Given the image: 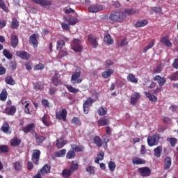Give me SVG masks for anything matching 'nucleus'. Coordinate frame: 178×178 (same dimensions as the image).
Instances as JSON below:
<instances>
[{"mask_svg":"<svg viewBox=\"0 0 178 178\" xmlns=\"http://www.w3.org/2000/svg\"><path fill=\"white\" fill-rule=\"evenodd\" d=\"M147 24H148L147 19H143V20H140V21H138L136 23L135 26L137 27V28L144 27V26H147Z\"/></svg>","mask_w":178,"mask_h":178,"instance_id":"nucleus-36","label":"nucleus"},{"mask_svg":"<svg viewBox=\"0 0 178 178\" xmlns=\"http://www.w3.org/2000/svg\"><path fill=\"white\" fill-rule=\"evenodd\" d=\"M41 156V151L40 149H34L31 155V161L34 165L40 163V156Z\"/></svg>","mask_w":178,"mask_h":178,"instance_id":"nucleus-5","label":"nucleus"},{"mask_svg":"<svg viewBox=\"0 0 178 178\" xmlns=\"http://www.w3.org/2000/svg\"><path fill=\"white\" fill-rule=\"evenodd\" d=\"M97 113L99 116H105L106 113H108V108L106 107L101 106L98 110H97Z\"/></svg>","mask_w":178,"mask_h":178,"instance_id":"nucleus-31","label":"nucleus"},{"mask_svg":"<svg viewBox=\"0 0 178 178\" xmlns=\"http://www.w3.org/2000/svg\"><path fill=\"white\" fill-rule=\"evenodd\" d=\"M42 122L44 126L49 127L51 126V122H49V115L44 114V116L42 118Z\"/></svg>","mask_w":178,"mask_h":178,"instance_id":"nucleus-29","label":"nucleus"},{"mask_svg":"<svg viewBox=\"0 0 178 178\" xmlns=\"http://www.w3.org/2000/svg\"><path fill=\"white\" fill-rule=\"evenodd\" d=\"M104 42L107 45H112L113 44V39H112L111 34L106 33L104 35Z\"/></svg>","mask_w":178,"mask_h":178,"instance_id":"nucleus-19","label":"nucleus"},{"mask_svg":"<svg viewBox=\"0 0 178 178\" xmlns=\"http://www.w3.org/2000/svg\"><path fill=\"white\" fill-rule=\"evenodd\" d=\"M70 169L73 173H74V172L79 169V163L76 161H72Z\"/></svg>","mask_w":178,"mask_h":178,"instance_id":"nucleus-33","label":"nucleus"},{"mask_svg":"<svg viewBox=\"0 0 178 178\" xmlns=\"http://www.w3.org/2000/svg\"><path fill=\"white\" fill-rule=\"evenodd\" d=\"M65 154H66V149H63L62 150H60L56 152V158H60L62 156H65Z\"/></svg>","mask_w":178,"mask_h":178,"instance_id":"nucleus-52","label":"nucleus"},{"mask_svg":"<svg viewBox=\"0 0 178 178\" xmlns=\"http://www.w3.org/2000/svg\"><path fill=\"white\" fill-rule=\"evenodd\" d=\"M73 173L70 168H65L62 171V176L63 178H69Z\"/></svg>","mask_w":178,"mask_h":178,"instance_id":"nucleus-30","label":"nucleus"},{"mask_svg":"<svg viewBox=\"0 0 178 178\" xmlns=\"http://www.w3.org/2000/svg\"><path fill=\"white\" fill-rule=\"evenodd\" d=\"M67 116V111L66 108H63L59 110V111L56 112V119L58 120H63V122H66V118Z\"/></svg>","mask_w":178,"mask_h":178,"instance_id":"nucleus-4","label":"nucleus"},{"mask_svg":"<svg viewBox=\"0 0 178 178\" xmlns=\"http://www.w3.org/2000/svg\"><path fill=\"white\" fill-rule=\"evenodd\" d=\"M11 28L13 30H17L19 29V21L17 20V18L13 17L12 22H11Z\"/></svg>","mask_w":178,"mask_h":178,"instance_id":"nucleus-38","label":"nucleus"},{"mask_svg":"<svg viewBox=\"0 0 178 178\" xmlns=\"http://www.w3.org/2000/svg\"><path fill=\"white\" fill-rule=\"evenodd\" d=\"M126 14L122 11H115L110 14L108 19L114 23H122L126 19Z\"/></svg>","mask_w":178,"mask_h":178,"instance_id":"nucleus-1","label":"nucleus"},{"mask_svg":"<svg viewBox=\"0 0 178 178\" xmlns=\"http://www.w3.org/2000/svg\"><path fill=\"white\" fill-rule=\"evenodd\" d=\"M65 87L68 90V91L70 92H72V94H77V92H79V89H76L75 88L72 86V85H66Z\"/></svg>","mask_w":178,"mask_h":178,"instance_id":"nucleus-45","label":"nucleus"},{"mask_svg":"<svg viewBox=\"0 0 178 178\" xmlns=\"http://www.w3.org/2000/svg\"><path fill=\"white\" fill-rule=\"evenodd\" d=\"M0 151L3 153L9 152V147L6 145H0Z\"/></svg>","mask_w":178,"mask_h":178,"instance_id":"nucleus-59","label":"nucleus"},{"mask_svg":"<svg viewBox=\"0 0 178 178\" xmlns=\"http://www.w3.org/2000/svg\"><path fill=\"white\" fill-rule=\"evenodd\" d=\"M23 168V165L22 163V161H17L14 163V169L17 172H20Z\"/></svg>","mask_w":178,"mask_h":178,"instance_id":"nucleus-42","label":"nucleus"},{"mask_svg":"<svg viewBox=\"0 0 178 178\" xmlns=\"http://www.w3.org/2000/svg\"><path fill=\"white\" fill-rule=\"evenodd\" d=\"M8 98V91L6 89H3L1 92L0 93V101L5 102Z\"/></svg>","mask_w":178,"mask_h":178,"instance_id":"nucleus-40","label":"nucleus"},{"mask_svg":"<svg viewBox=\"0 0 178 178\" xmlns=\"http://www.w3.org/2000/svg\"><path fill=\"white\" fill-rule=\"evenodd\" d=\"M113 65V62H112V60H107L106 61V70L109 69V67H111V66H112Z\"/></svg>","mask_w":178,"mask_h":178,"instance_id":"nucleus-63","label":"nucleus"},{"mask_svg":"<svg viewBox=\"0 0 178 178\" xmlns=\"http://www.w3.org/2000/svg\"><path fill=\"white\" fill-rule=\"evenodd\" d=\"M93 143L99 148H101V147H102V145H104V141H102V139H101V138L98 136L94 137Z\"/></svg>","mask_w":178,"mask_h":178,"instance_id":"nucleus-20","label":"nucleus"},{"mask_svg":"<svg viewBox=\"0 0 178 178\" xmlns=\"http://www.w3.org/2000/svg\"><path fill=\"white\" fill-rule=\"evenodd\" d=\"M94 102H95V100L91 97H88L87 99L84 102L83 109L85 115H88L90 106H92V104H94Z\"/></svg>","mask_w":178,"mask_h":178,"instance_id":"nucleus-3","label":"nucleus"},{"mask_svg":"<svg viewBox=\"0 0 178 178\" xmlns=\"http://www.w3.org/2000/svg\"><path fill=\"white\" fill-rule=\"evenodd\" d=\"M154 45H155V40H152L151 42L144 48L143 54H147L148 49H151Z\"/></svg>","mask_w":178,"mask_h":178,"instance_id":"nucleus-47","label":"nucleus"},{"mask_svg":"<svg viewBox=\"0 0 178 178\" xmlns=\"http://www.w3.org/2000/svg\"><path fill=\"white\" fill-rule=\"evenodd\" d=\"M71 148L74 152H81V151H83V149L76 144H72Z\"/></svg>","mask_w":178,"mask_h":178,"instance_id":"nucleus-48","label":"nucleus"},{"mask_svg":"<svg viewBox=\"0 0 178 178\" xmlns=\"http://www.w3.org/2000/svg\"><path fill=\"white\" fill-rule=\"evenodd\" d=\"M71 122L73 124H76V126H80L81 124V121L78 117L73 118Z\"/></svg>","mask_w":178,"mask_h":178,"instance_id":"nucleus-53","label":"nucleus"},{"mask_svg":"<svg viewBox=\"0 0 178 178\" xmlns=\"http://www.w3.org/2000/svg\"><path fill=\"white\" fill-rule=\"evenodd\" d=\"M45 140H47L46 137L44 136H37L36 137V143L40 145V144H42L43 141H45Z\"/></svg>","mask_w":178,"mask_h":178,"instance_id":"nucleus-54","label":"nucleus"},{"mask_svg":"<svg viewBox=\"0 0 178 178\" xmlns=\"http://www.w3.org/2000/svg\"><path fill=\"white\" fill-rule=\"evenodd\" d=\"M177 76H178V71L172 74V75L170 76V79L171 80V81H176V80H177Z\"/></svg>","mask_w":178,"mask_h":178,"instance_id":"nucleus-60","label":"nucleus"},{"mask_svg":"<svg viewBox=\"0 0 178 178\" xmlns=\"http://www.w3.org/2000/svg\"><path fill=\"white\" fill-rule=\"evenodd\" d=\"M132 163H134V165H145V160L140 158H135L133 159Z\"/></svg>","mask_w":178,"mask_h":178,"instance_id":"nucleus-37","label":"nucleus"},{"mask_svg":"<svg viewBox=\"0 0 178 178\" xmlns=\"http://www.w3.org/2000/svg\"><path fill=\"white\" fill-rule=\"evenodd\" d=\"M99 126H108L109 124V118L104 116L99 118L97 121Z\"/></svg>","mask_w":178,"mask_h":178,"instance_id":"nucleus-17","label":"nucleus"},{"mask_svg":"<svg viewBox=\"0 0 178 178\" xmlns=\"http://www.w3.org/2000/svg\"><path fill=\"white\" fill-rule=\"evenodd\" d=\"M0 8L1 9H3L4 12H8L9 10L8 7L6 6V4H5V1H3V0H0Z\"/></svg>","mask_w":178,"mask_h":178,"instance_id":"nucleus-55","label":"nucleus"},{"mask_svg":"<svg viewBox=\"0 0 178 178\" xmlns=\"http://www.w3.org/2000/svg\"><path fill=\"white\" fill-rule=\"evenodd\" d=\"M172 166V159L169 156H167L164 161V169L168 170Z\"/></svg>","mask_w":178,"mask_h":178,"instance_id":"nucleus-26","label":"nucleus"},{"mask_svg":"<svg viewBox=\"0 0 178 178\" xmlns=\"http://www.w3.org/2000/svg\"><path fill=\"white\" fill-rule=\"evenodd\" d=\"M44 69H45V65L40 63L39 64H37L36 65H35L33 67V70L35 71H37V70H44Z\"/></svg>","mask_w":178,"mask_h":178,"instance_id":"nucleus-51","label":"nucleus"},{"mask_svg":"<svg viewBox=\"0 0 178 178\" xmlns=\"http://www.w3.org/2000/svg\"><path fill=\"white\" fill-rule=\"evenodd\" d=\"M67 22L69 26H74L75 24H77V23H79V19L76 17L70 16L67 19Z\"/></svg>","mask_w":178,"mask_h":178,"instance_id":"nucleus-22","label":"nucleus"},{"mask_svg":"<svg viewBox=\"0 0 178 178\" xmlns=\"http://www.w3.org/2000/svg\"><path fill=\"white\" fill-rule=\"evenodd\" d=\"M22 144V139L16 137L10 140V145L12 147H17Z\"/></svg>","mask_w":178,"mask_h":178,"instance_id":"nucleus-25","label":"nucleus"},{"mask_svg":"<svg viewBox=\"0 0 178 178\" xmlns=\"http://www.w3.org/2000/svg\"><path fill=\"white\" fill-rule=\"evenodd\" d=\"M153 80L154 81H157L158 84L160 86V87H162L165 83H166V79L162 78L159 75H156L153 78Z\"/></svg>","mask_w":178,"mask_h":178,"instance_id":"nucleus-18","label":"nucleus"},{"mask_svg":"<svg viewBox=\"0 0 178 178\" xmlns=\"http://www.w3.org/2000/svg\"><path fill=\"white\" fill-rule=\"evenodd\" d=\"M60 24H61V27H62L63 30H66L67 31H69V30H70V26H69V25H67V24H65V23L62 22Z\"/></svg>","mask_w":178,"mask_h":178,"instance_id":"nucleus-62","label":"nucleus"},{"mask_svg":"<svg viewBox=\"0 0 178 178\" xmlns=\"http://www.w3.org/2000/svg\"><path fill=\"white\" fill-rule=\"evenodd\" d=\"M80 76H81V71L75 72L72 74L71 76V82L72 84H80L83 79H80Z\"/></svg>","mask_w":178,"mask_h":178,"instance_id":"nucleus-6","label":"nucleus"},{"mask_svg":"<svg viewBox=\"0 0 178 178\" xmlns=\"http://www.w3.org/2000/svg\"><path fill=\"white\" fill-rule=\"evenodd\" d=\"M88 10L90 13H97V12L104 10V6L100 4H93L88 7Z\"/></svg>","mask_w":178,"mask_h":178,"instance_id":"nucleus-7","label":"nucleus"},{"mask_svg":"<svg viewBox=\"0 0 178 178\" xmlns=\"http://www.w3.org/2000/svg\"><path fill=\"white\" fill-rule=\"evenodd\" d=\"M16 106H8L6 107L4 109V113H6V115H8L10 116H13V115H15V113H16Z\"/></svg>","mask_w":178,"mask_h":178,"instance_id":"nucleus-16","label":"nucleus"},{"mask_svg":"<svg viewBox=\"0 0 178 178\" xmlns=\"http://www.w3.org/2000/svg\"><path fill=\"white\" fill-rule=\"evenodd\" d=\"M34 127H35V124H34V123H31L27 126L23 127L22 131H24V133H30V131H33Z\"/></svg>","mask_w":178,"mask_h":178,"instance_id":"nucleus-23","label":"nucleus"},{"mask_svg":"<svg viewBox=\"0 0 178 178\" xmlns=\"http://www.w3.org/2000/svg\"><path fill=\"white\" fill-rule=\"evenodd\" d=\"M40 173L43 175H47L51 172V165L49 164L44 165L40 170Z\"/></svg>","mask_w":178,"mask_h":178,"instance_id":"nucleus-28","label":"nucleus"},{"mask_svg":"<svg viewBox=\"0 0 178 178\" xmlns=\"http://www.w3.org/2000/svg\"><path fill=\"white\" fill-rule=\"evenodd\" d=\"M65 41L63 40H60L57 41L56 43V49H62V48H63V47H65Z\"/></svg>","mask_w":178,"mask_h":178,"instance_id":"nucleus-49","label":"nucleus"},{"mask_svg":"<svg viewBox=\"0 0 178 178\" xmlns=\"http://www.w3.org/2000/svg\"><path fill=\"white\" fill-rule=\"evenodd\" d=\"M16 67H17V64H16V62L12 61L10 63V68L11 69V70H16Z\"/></svg>","mask_w":178,"mask_h":178,"instance_id":"nucleus-61","label":"nucleus"},{"mask_svg":"<svg viewBox=\"0 0 178 178\" xmlns=\"http://www.w3.org/2000/svg\"><path fill=\"white\" fill-rule=\"evenodd\" d=\"M67 159H74L76 158V152L73 150H70L66 154Z\"/></svg>","mask_w":178,"mask_h":178,"instance_id":"nucleus-44","label":"nucleus"},{"mask_svg":"<svg viewBox=\"0 0 178 178\" xmlns=\"http://www.w3.org/2000/svg\"><path fill=\"white\" fill-rule=\"evenodd\" d=\"M160 140L161 136L159 134H156L155 135L147 138V144L149 147H154V145H158Z\"/></svg>","mask_w":178,"mask_h":178,"instance_id":"nucleus-2","label":"nucleus"},{"mask_svg":"<svg viewBox=\"0 0 178 178\" xmlns=\"http://www.w3.org/2000/svg\"><path fill=\"white\" fill-rule=\"evenodd\" d=\"M138 172L143 177H148L151 176V170L148 167L139 168Z\"/></svg>","mask_w":178,"mask_h":178,"instance_id":"nucleus-8","label":"nucleus"},{"mask_svg":"<svg viewBox=\"0 0 178 178\" xmlns=\"http://www.w3.org/2000/svg\"><path fill=\"white\" fill-rule=\"evenodd\" d=\"M167 141L170 143L171 147H176V144H177V138H167Z\"/></svg>","mask_w":178,"mask_h":178,"instance_id":"nucleus-46","label":"nucleus"},{"mask_svg":"<svg viewBox=\"0 0 178 178\" xmlns=\"http://www.w3.org/2000/svg\"><path fill=\"white\" fill-rule=\"evenodd\" d=\"M52 83L54 86L58 87V86H60L62 84V81L58 79V74H55V75L52 77Z\"/></svg>","mask_w":178,"mask_h":178,"instance_id":"nucleus-34","label":"nucleus"},{"mask_svg":"<svg viewBox=\"0 0 178 178\" xmlns=\"http://www.w3.org/2000/svg\"><path fill=\"white\" fill-rule=\"evenodd\" d=\"M72 49L74 51V52H81L83 49V47L80 45V40L79 39H74L72 41Z\"/></svg>","mask_w":178,"mask_h":178,"instance_id":"nucleus-9","label":"nucleus"},{"mask_svg":"<svg viewBox=\"0 0 178 178\" xmlns=\"http://www.w3.org/2000/svg\"><path fill=\"white\" fill-rule=\"evenodd\" d=\"M34 3L40 5V6H51L52 2L50 0H31Z\"/></svg>","mask_w":178,"mask_h":178,"instance_id":"nucleus-14","label":"nucleus"},{"mask_svg":"<svg viewBox=\"0 0 178 178\" xmlns=\"http://www.w3.org/2000/svg\"><path fill=\"white\" fill-rule=\"evenodd\" d=\"M112 74H113V70L108 69V70L102 72V77L103 79H109Z\"/></svg>","mask_w":178,"mask_h":178,"instance_id":"nucleus-24","label":"nucleus"},{"mask_svg":"<svg viewBox=\"0 0 178 178\" xmlns=\"http://www.w3.org/2000/svg\"><path fill=\"white\" fill-rule=\"evenodd\" d=\"M174 69H178V58H176L172 64Z\"/></svg>","mask_w":178,"mask_h":178,"instance_id":"nucleus-64","label":"nucleus"},{"mask_svg":"<svg viewBox=\"0 0 178 178\" xmlns=\"http://www.w3.org/2000/svg\"><path fill=\"white\" fill-rule=\"evenodd\" d=\"M88 41L93 48L98 47V40H97V36L90 34L88 35Z\"/></svg>","mask_w":178,"mask_h":178,"instance_id":"nucleus-12","label":"nucleus"},{"mask_svg":"<svg viewBox=\"0 0 178 178\" xmlns=\"http://www.w3.org/2000/svg\"><path fill=\"white\" fill-rule=\"evenodd\" d=\"M154 156L156 158H161V155L162 154V146H159L154 149Z\"/></svg>","mask_w":178,"mask_h":178,"instance_id":"nucleus-41","label":"nucleus"},{"mask_svg":"<svg viewBox=\"0 0 178 178\" xmlns=\"http://www.w3.org/2000/svg\"><path fill=\"white\" fill-rule=\"evenodd\" d=\"M1 130L3 133H8V131H9V124L8 122H4L1 127Z\"/></svg>","mask_w":178,"mask_h":178,"instance_id":"nucleus-56","label":"nucleus"},{"mask_svg":"<svg viewBox=\"0 0 178 178\" xmlns=\"http://www.w3.org/2000/svg\"><path fill=\"white\" fill-rule=\"evenodd\" d=\"M5 82L9 86H15V84H16V81L13 80V77H12V76H7L5 78Z\"/></svg>","mask_w":178,"mask_h":178,"instance_id":"nucleus-35","label":"nucleus"},{"mask_svg":"<svg viewBox=\"0 0 178 178\" xmlns=\"http://www.w3.org/2000/svg\"><path fill=\"white\" fill-rule=\"evenodd\" d=\"M3 54L7 59H12V54H10V51H8V49H4Z\"/></svg>","mask_w":178,"mask_h":178,"instance_id":"nucleus-58","label":"nucleus"},{"mask_svg":"<svg viewBox=\"0 0 178 178\" xmlns=\"http://www.w3.org/2000/svg\"><path fill=\"white\" fill-rule=\"evenodd\" d=\"M10 44L13 48H16L19 45V38L16 33H13L10 36Z\"/></svg>","mask_w":178,"mask_h":178,"instance_id":"nucleus-13","label":"nucleus"},{"mask_svg":"<svg viewBox=\"0 0 178 178\" xmlns=\"http://www.w3.org/2000/svg\"><path fill=\"white\" fill-rule=\"evenodd\" d=\"M140 12L138 10H135L134 8L125 9L124 13L131 16L132 15H136V13H138Z\"/></svg>","mask_w":178,"mask_h":178,"instance_id":"nucleus-43","label":"nucleus"},{"mask_svg":"<svg viewBox=\"0 0 178 178\" xmlns=\"http://www.w3.org/2000/svg\"><path fill=\"white\" fill-rule=\"evenodd\" d=\"M145 94L147 98H148L149 101H151L152 102H156V101H158V97H156V96L151 94V92H145Z\"/></svg>","mask_w":178,"mask_h":178,"instance_id":"nucleus-27","label":"nucleus"},{"mask_svg":"<svg viewBox=\"0 0 178 178\" xmlns=\"http://www.w3.org/2000/svg\"><path fill=\"white\" fill-rule=\"evenodd\" d=\"M140 98H141V95L138 93V92H135L134 94L131 95L130 104L131 105H136L138 101H140Z\"/></svg>","mask_w":178,"mask_h":178,"instance_id":"nucleus-11","label":"nucleus"},{"mask_svg":"<svg viewBox=\"0 0 178 178\" xmlns=\"http://www.w3.org/2000/svg\"><path fill=\"white\" fill-rule=\"evenodd\" d=\"M66 145V143H65V140L63 138H60V139H57L56 140V147L57 148H63Z\"/></svg>","mask_w":178,"mask_h":178,"instance_id":"nucleus-39","label":"nucleus"},{"mask_svg":"<svg viewBox=\"0 0 178 178\" xmlns=\"http://www.w3.org/2000/svg\"><path fill=\"white\" fill-rule=\"evenodd\" d=\"M108 168L111 172H114L115 169H116V163L114 161H110L108 163Z\"/></svg>","mask_w":178,"mask_h":178,"instance_id":"nucleus-57","label":"nucleus"},{"mask_svg":"<svg viewBox=\"0 0 178 178\" xmlns=\"http://www.w3.org/2000/svg\"><path fill=\"white\" fill-rule=\"evenodd\" d=\"M67 55H69V53L67 52V50H66V49H61L58 52L57 58L58 59H62V58H65V56H67Z\"/></svg>","mask_w":178,"mask_h":178,"instance_id":"nucleus-32","label":"nucleus"},{"mask_svg":"<svg viewBox=\"0 0 178 178\" xmlns=\"http://www.w3.org/2000/svg\"><path fill=\"white\" fill-rule=\"evenodd\" d=\"M16 56H18V58L23 59V60H29L31 56V55L26 51H17Z\"/></svg>","mask_w":178,"mask_h":178,"instance_id":"nucleus-10","label":"nucleus"},{"mask_svg":"<svg viewBox=\"0 0 178 178\" xmlns=\"http://www.w3.org/2000/svg\"><path fill=\"white\" fill-rule=\"evenodd\" d=\"M86 171L90 175H95V167H92V165H88Z\"/></svg>","mask_w":178,"mask_h":178,"instance_id":"nucleus-50","label":"nucleus"},{"mask_svg":"<svg viewBox=\"0 0 178 178\" xmlns=\"http://www.w3.org/2000/svg\"><path fill=\"white\" fill-rule=\"evenodd\" d=\"M127 80L130 83H134V84H137L138 83V78H136L133 73H129L127 76Z\"/></svg>","mask_w":178,"mask_h":178,"instance_id":"nucleus-21","label":"nucleus"},{"mask_svg":"<svg viewBox=\"0 0 178 178\" xmlns=\"http://www.w3.org/2000/svg\"><path fill=\"white\" fill-rule=\"evenodd\" d=\"M29 41L30 44H32L33 48H38V40H37V35L35 33L32 34L29 38Z\"/></svg>","mask_w":178,"mask_h":178,"instance_id":"nucleus-15","label":"nucleus"}]
</instances>
